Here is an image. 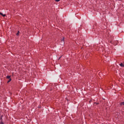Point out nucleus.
I'll list each match as a JSON object with an SVG mask.
<instances>
[{
    "instance_id": "nucleus-10",
    "label": "nucleus",
    "mask_w": 124,
    "mask_h": 124,
    "mask_svg": "<svg viewBox=\"0 0 124 124\" xmlns=\"http://www.w3.org/2000/svg\"><path fill=\"white\" fill-rule=\"evenodd\" d=\"M0 124H4V123H2V122H1V123H0Z\"/></svg>"
},
{
    "instance_id": "nucleus-9",
    "label": "nucleus",
    "mask_w": 124,
    "mask_h": 124,
    "mask_svg": "<svg viewBox=\"0 0 124 124\" xmlns=\"http://www.w3.org/2000/svg\"><path fill=\"white\" fill-rule=\"evenodd\" d=\"M56 2H59L60 1V0H55Z\"/></svg>"
},
{
    "instance_id": "nucleus-3",
    "label": "nucleus",
    "mask_w": 124,
    "mask_h": 124,
    "mask_svg": "<svg viewBox=\"0 0 124 124\" xmlns=\"http://www.w3.org/2000/svg\"><path fill=\"white\" fill-rule=\"evenodd\" d=\"M6 78H7V79H11V76H7V77H6Z\"/></svg>"
},
{
    "instance_id": "nucleus-2",
    "label": "nucleus",
    "mask_w": 124,
    "mask_h": 124,
    "mask_svg": "<svg viewBox=\"0 0 124 124\" xmlns=\"http://www.w3.org/2000/svg\"><path fill=\"white\" fill-rule=\"evenodd\" d=\"M119 65L122 67H124V63H120V64H119Z\"/></svg>"
},
{
    "instance_id": "nucleus-1",
    "label": "nucleus",
    "mask_w": 124,
    "mask_h": 124,
    "mask_svg": "<svg viewBox=\"0 0 124 124\" xmlns=\"http://www.w3.org/2000/svg\"><path fill=\"white\" fill-rule=\"evenodd\" d=\"M61 43L62 45L64 44V38L62 39Z\"/></svg>"
},
{
    "instance_id": "nucleus-8",
    "label": "nucleus",
    "mask_w": 124,
    "mask_h": 124,
    "mask_svg": "<svg viewBox=\"0 0 124 124\" xmlns=\"http://www.w3.org/2000/svg\"><path fill=\"white\" fill-rule=\"evenodd\" d=\"M3 14L2 13H0V15L3 16Z\"/></svg>"
},
{
    "instance_id": "nucleus-4",
    "label": "nucleus",
    "mask_w": 124,
    "mask_h": 124,
    "mask_svg": "<svg viewBox=\"0 0 124 124\" xmlns=\"http://www.w3.org/2000/svg\"><path fill=\"white\" fill-rule=\"evenodd\" d=\"M120 105L121 106H124V102L121 103Z\"/></svg>"
},
{
    "instance_id": "nucleus-5",
    "label": "nucleus",
    "mask_w": 124,
    "mask_h": 124,
    "mask_svg": "<svg viewBox=\"0 0 124 124\" xmlns=\"http://www.w3.org/2000/svg\"><path fill=\"white\" fill-rule=\"evenodd\" d=\"M19 33H20V31H18L16 33V35L17 36H18V35H19Z\"/></svg>"
},
{
    "instance_id": "nucleus-6",
    "label": "nucleus",
    "mask_w": 124,
    "mask_h": 124,
    "mask_svg": "<svg viewBox=\"0 0 124 124\" xmlns=\"http://www.w3.org/2000/svg\"><path fill=\"white\" fill-rule=\"evenodd\" d=\"M12 81V79L10 78L9 79V80L8 81L7 83H9L10 82H11Z\"/></svg>"
},
{
    "instance_id": "nucleus-7",
    "label": "nucleus",
    "mask_w": 124,
    "mask_h": 124,
    "mask_svg": "<svg viewBox=\"0 0 124 124\" xmlns=\"http://www.w3.org/2000/svg\"><path fill=\"white\" fill-rule=\"evenodd\" d=\"M2 16L3 17H5V16H6V15L5 14H3Z\"/></svg>"
}]
</instances>
